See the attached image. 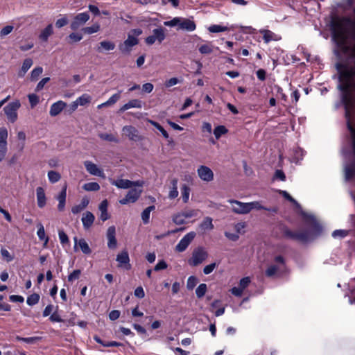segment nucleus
<instances>
[{"mask_svg":"<svg viewBox=\"0 0 355 355\" xmlns=\"http://www.w3.org/2000/svg\"><path fill=\"white\" fill-rule=\"evenodd\" d=\"M340 73L338 87L342 92L347 128L355 153V63L353 67L337 65Z\"/></svg>","mask_w":355,"mask_h":355,"instance_id":"nucleus-1","label":"nucleus"},{"mask_svg":"<svg viewBox=\"0 0 355 355\" xmlns=\"http://www.w3.org/2000/svg\"><path fill=\"white\" fill-rule=\"evenodd\" d=\"M332 32L339 50L355 56V22L348 19L334 20Z\"/></svg>","mask_w":355,"mask_h":355,"instance_id":"nucleus-2","label":"nucleus"},{"mask_svg":"<svg viewBox=\"0 0 355 355\" xmlns=\"http://www.w3.org/2000/svg\"><path fill=\"white\" fill-rule=\"evenodd\" d=\"M164 25L168 27H177L178 30L188 32H192L196 28V25L192 19L180 17H174L169 21H165Z\"/></svg>","mask_w":355,"mask_h":355,"instance_id":"nucleus-3","label":"nucleus"},{"mask_svg":"<svg viewBox=\"0 0 355 355\" xmlns=\"http://www.w3.org/2000/svg\"><path fill=\"white\" fill-rule=\"evenodd\" d=\"M142 33L140 28L132 29L128 33L126 40L119 45V49L122 53L128 54L132 49L138 44V37Z\"/></svg>","mask_w":355,"mask_h":355,"instance_id":"nucleus-4","label":"nucleus"},{"mask_svg":"<svg viewBox=\"0 0 355 355\" xmlns=\"http://www.w3.org/2000/svg\"><path fill=\"white\" fill-rule=\"evenodd\" d=\"M245 222L234 223L232 226V229L230 228L225 232V236L232 241H236L239 239L240 234L245 233Z\"/></svg>","mask_w":355,"mask_h":355,"instance_id":"nucleus-5","label":"nucleus"},{"mask_svg":"<svg viewBox=\"0 0 355 355\" xmlns=\"http://www.w3.org/2000/svg\"><path fill=\"white\" fill-rule=\"evenodd\" d=\"M207 257V251L202 247H198L193 250L188 263L191 266H197L203 263Z\"/></svg>","mask_w":355,"mask_h":355,"instance_id":"nucleus-6","label":"nucleus"},{"mask_svg":"<svg viewBox=\"0 0 355 355\" xmlns=\"http://www.w3.org/2000/svg\"><path fill=\"white\" fill-rule=\"evenodd\" d=\"M8 131L4 126L0 127V162L4 161L8 152Z\"/></svg>","mask_w":355,"mask_h":355,"instance_id":"nucleus-7","label":"nucleus"},{"mask_svg":"<svg viewBox=\"0 0 355 355\" xmlns=\"http://www.w3.org/2000/svg\"><path fill=\"white\" fill-rule=\"evenodd\" d=\"M21 106L18 100L12 101L6 105L3 108L4 113L10 123H15L18 118L17 110Z\"/></svg>","mask_w":355,"mask_h":355,"instance_id":"nucleus-8","label":"nucleus"},{"mask_svg":"<svg viewBox=\"0 0 355 355\" xmlns=\"http://www.w3.org/2000/svg\"><path fill=\"white\" fill-rule=\"evenodd\" d=\"M142 188L143 187L139 186H136V187H131V189L127 193L125 196L119 200V202L121 205H127L135 202L142 193Z\"/></svg>","mask_w":355,"mask_h":355,"instance_id":"nucleus-9","label":"nucleus"},{"mask_svg":"<svg viewBox=\"0 0 355 355\" xmlns=\"http://www.w3.org/2000/svg\"><path fill=\"white\" fill-rule=\"evenodd\" d=\"M196 173L198 178L203 182L209 183L214 180V173L211 168L206 165H199Z\"/></svg>","mask_w":355,"mask_h":355,"instance_id":"nucleus-10","label":"nucleus"},{"mask_svg":"<svg viewBox=\"0 0 355 355\" xmlns=\"http://www.w3.org/2000/svg\"><path fill=\"white\" fill-rule=\"evenodd\" d=\"M110 182L112 185H114L119 189H129L131 187H136V186L144 187V182L142 180H138L135 182L130 181L129 180L125 179H117V180H111Z\"/></svg>","mask_w":355,"mask_h":355,"instance_id":"nucleus-11","label":"nucleus"},{"mask_svg":"<svg viewBox=\"0 0 355 355\" xmlns=\"http://www.w3.org/2000/svg\"><path fill=\"white\" fill-rule=\"evenodd\" d=\"M166 38L165 31L162 28H157L153 31V34L145 39L148 45H152L155 42L161 44Z\"/></svg>","mask_w":355,"mask_h":355,"instance_id":"nucleus-12","label":"nucleus"},{"mask_svg":"<svg viewBox=\"0 0 355 355\" xmlns=\"http://www.w3.org/2000/svg\"><path fill=\"white\" fill-rule=\"evenodd\" d=\"M89 15L86 12L77 14L71 22V29L73 31L77 30L78 28L86 24L89 21Z\"/></svg>","mask_w":355,"mask_h":355,"instance_id":"nucleus-13","label":"nucleus"},{"mask_svg":"<svg viewBox=\"0 0 355 355\" xmlns=\"http://www.w3.org/2000/svg\"><path fill=\"white\" fill-rule=\"evenodd\" d=\"M194 232H190L184 235L175 246V250L178 252H184L196 237Z\"/></svg>","mask_w":355,"mask_h":355,"instance_id":"nucleus-14","label":"nucleus"},{"mask_svg":"<svg viewBox=\"0 0 355 355\" xmlns=\"http://www.w3.org/2000/svg\"><path fill=\"white\" fill-rule=\"evenodd\" d=\"M229 203L232 205V211L237 214H246L250 213L248 203L243 202L236 200H229Z\"/></svg>","mask_w":355,"mask_h":355,"instance_id":"nucleus-15","label":"nucleus"},{"mask_svg":"<svg viewBox=\"0 0 355 355\" xmlns=\"http://www.w3.org/2000/svg\"><path fill=\"white\" fill-rule=\"evenodd\" d=\"M83 164L86 171L90 175L98 176L101 178H105V173L103 170L95 163L89 160H86L84 162Z\"/></svg>","mask_w":355,"mask_h":355,"instance_id":"nucleus-16","label":"nucleus"},{"mask_svg":"<svg viewBox=\"0 0 355 355\" xmlns=\"http://www.w3.org/2000/svg\"><path fill=\"white\" fill-rule=\"evenodd\" d=\"M250 282L251 279L249 277L242 278L239 281V286H234L230 290L231 293L236 297H241L244 290L249 286Z\"/></svg>","mask_w":355,"mask_h":355,"instance_id":"nucleus-17","label":"nucleus"},{"mask_svg":"<svg viewBox=\"0 0 355 355\" xmlns=\"http://www.w3.org/2000/svg\"><path fill=\"white\" fill-rule=\"evenodd\" d=\"M116 261L118 262V266L125 270H130L131 265L130 263V258L127 251L123 250L116 255Z\"/></svg>","mask_w":355,"mask_h":355,"instance_id":"nucleus-18","label":"nucleus"},{"mask_svg":"<svg viewBox=\"0 0 355 355\" xmlns=\"http://www.w3.org/2000/svg\"><path fill=\"white\" fill-rule=\"evenodd\" d=\"M73 241L75 251L80 250L85 254H90L92 253V250L85 239H78L77 237H74Z\"/></svg>","mask_w":355,"mask_h":355,"instance_id":"nucleus-19","label":"nucleus"},{"mask_svg":"<svg viewBox=\"0 0 355 355\" xmlns=\"http://www.w3.org/2000/svg\"><path fill=\"white\" fill-rule=\"evenodd\" d=\"M123 134L132 141H139L141 139L139 131L132 125H125L122 128Z\"/></svg>","mask_w":355,"mask_h":355,"instance_id":"nucleus-20","label":"nucleus"},{"mask_svg":"<svg viewBox=\"0 0 355 355\" xmlns=\"http://www.w3.org/2000/svg\"><path fill=\"white\" fill-rule=\"evenodd\" d=\"M116 229L114 226H110L107 230V247L110 249H114L116 247L117 242L115 238Z\"/></svg>","mask_w":355,"mask_h":355,"instance_id":"nucleus-21","label":"nucleus"},{"mask_svg":"<svg viewBox=\"0 0 355 355\" xmlns=\"http://www.w3.org/2000/svg\"><path fill=\"white\" fill-rule=\"evenodd\" d=\"M67 184L64 185L61 191L55 196L56 200L58 201V209L60 211H64L66 205L67 198Z\"/></svg>","mask_w":355,"mask_h":355,"instance_id":"nucleus-22","label":"nucleus"},{"mask_svg":"<svg viewBox=\"0 0 355 355\" xmlns=\"http://www.w3.org/2000/svg\"><path fill=\"white\" fill-rule=\"evenodd\" d=\"M36 198H37V204L38 207L43 208L46 205V196L45 193V190L42 187H38L36 189Z\"/></svg>","mask_w":355,"mask_h":355,"instance_id":"nucleus-23","label":"nucleus"},{"mask_svg":"<svg viewBox=\"0 0 355 355\" xmlns=\"http://www.w3.org/2000/svg\"><path fill=\"white\" fill-rule=\"evenodd\" d=\"M67 103L62 101H58L53 103L49 110V114L51 116L58 115L65 108Z\"/></svg>","mask_w":355,"mask_h":355,"instance_id":"nucleus-24","label":"nucleus"},{"mask_svg":"<svg viewBox=\"0 0 355 355\" xmlns=\"http://www.w3.org/2000/svg\"><path fill=\"white\" fill-rule=\"evenodd\" d=\"M116 47L114 42L110 40H103L99 42L96 50L99 53L113 51Z\"/></svg>","mask_w":355,"mask_h":355,"instance_id":"nucleus-25","label":"nucleus"},{"mask_svg":"<svg viewBox=\"0 0 355 355\" xmlns=\"http://www.w3.org/2000/svg\"><path fill=\"white\" fill-rule=\"evenodd\" d=\"M81 220L84 228L85 230H87L90 228L93 225L95 220V216L92 212L86 211L85 213L83 214Z\"/></svg>","mask_w":355,"mask_h":355,"instance_id":"nucleus-26","label":"nucleus"},{"mask_svg":"<svg viewBox=\"0 0 355 355\" xmlns=\"http://www.w3.org/2000/svg\"><path fill=\"white\" fill-rule=\"evenodd\" d=\"M178 180L177 178H173L171 181V186L168 189V197L170 200H173L178 198L179 195L178 189Z\"/></svg>","mask_w":355,"mask_h":355,"instance_id":"nucleus-27","label":"nucleus"},{"mask_svg":"<svg viewBox=\"0 0 355 355\" xmlns=\"http://www.w3.org/2000/svg\"><path fill=\"white\" fill-rule=\"evenodd\" d=\"M37 235L39 239L44 242L43 247L46 248L49 241V236L46 235L44 225L41 223L37 224Z\"/></svg>","mask_w":355,"mask_h":355,"instance_id":"nucleus-28","label":"nucleus"},{"mask_svg":"<svg viewBox=\"0 0 355 355\" xmlns=\"http://www.w3.org/2000/svg\"><path fill=\"white\" fill-rule=\"evenodd\" d=\"M142 103L141 101L138 99H132L129 101L128 103H125L121 108L119 111L123 112L131 108H141Z\"/></svg>","mask_w":355,"mask_h":355,"instance_id":"nucleus-29","label":"nucleus"},{"mask_svg":"<svg viewBox=\"0 0 355 355\" xmlns=\"http://www.w3.org/2000/svg\"><path fill=\"white\" fill-rule=\"evenodd\" d=\"M89 200L87 197L82 198L80 202L72 207L71 212L73 214H77L84 210L89 205Z\"/></svg>","mask_w":355,"mask_h":355,"instance_id":"nucleus-30","label":"nucleus"},{"mask_svg":"<svg viewBox=\"0 0 355 355\" xmlns=\"http://www.w3.org/2000/svg\"><path fill=\"white\" fill-rule=\"evenodd\" d=\"M108 202L107 200H103L99 205L98 209L101 212L100 218L103 221H105L110 218V215L107 212Z\"/></svg>","mask_w":355,"mask_h":355,"instance_id":"nucleus-31","label":"nucleus"},{"mask_svg":"<svg viewBox=\"0 0 355 355\" xmlns=\"http://www.w3.org/2000/svg\"><path fill=\"white\" fill-rule=\"evenodd\" d=\"M212 221L213 220L211 217H205L202 223L199 225V228L204 232L212 230L214 227Z\"/></svg>","mask_w":355,"mask_h":355,"instance_id":"nucleus-32","label":"nucleus"},{"mask_svg":"<svg viewBox=\"0 0 355 355\" xmlns=\"http://www.w3.org/2000/svg\"><path fill=\"white\" fill-rule=\"evenodd\" d=\"M260 33L263 35V38L266 43L270 41H277L280 37L269 30H261Z\"/></svg>","mask_w":355,"mask_h":355,"instance_id":"nucleus-33","label":"nucleus"},{"mask_svg":"<svg viewBox=\"0 0 355 355\" xmlns=\"http://www.w3.org/2000/svg\"><path fill=\"white\" fill-rule=\"evenodd\" d=\"M33 62L31 58H26L23 61L21 69L18 72V76L19 77H23L26 73V72L29 70V69L32 67Z\"/></svg>","mask_w":355,"mask_h":355,"instance_id":"nucleus-34","label":"nucleus"},{"mask_svg":"<svg viewBox=\"0 0 355 355\" xmlns=\"http://www.w3.org/2000/svg\"><path fill=\"white\" fill-rule=\"evenodd\" d=\"M101 30V25L98 22L94 23L92 25L89 26H85L82 28V31L87 35H92L94 33H97Z\"/></svg>","mask_w":355,"mask_h":355,"instance_id":"nucleus-35","label":"nucleus"},{"mask_svg":"<svg viewBox=\"0 0 355 355\" xmlns=\"http://www.w3.org/2000/svg\"><path fill=\"white\" fill-rule=\"evenodd\" d=\"M53 33V28L52 24H49L46 28H44L40 34V39L44 42H46L50 35H51Z\"/></svg>","mask_w":355,"mask_h":355,"instance_id":"nucleus-36","label":"nucleus"},{"mask_svg":"<svg viewBox=\"0 0 355 355\" xmlns=\"http://www.w3.org/2000/svg\"><path fill=\"white\" fill-rule=\"evenodd\" d=\"M48 180L50 183L55 184L59 182L61 179V175L59 172L51 170L47 173Z\"/></svg>","mask_w":355,"mask_h":355,"instance_id":"nucleus-37","label":"nucleus"},{"mask_svg":"<svg viewBox=\"0 0 355 355\" xmlns=\"http://www.w3.org/2000/svg\"><path fill=\"white\" fill-rule=\"evenodd\" d=\"M230 28L226 26H222L218 24H214L208 27V31L210 33H216L220 32H225L230 31Z\"/></svg>","mask_w":355,"mask_h":355,"instance_id":"nucleus-38","label":"nucleus"},{"mask_svg":"<svg viewBox=\"0 0 355 355\" xmlns=\"http://www.w3.org/2000/svg\"><path fill=\"white\" fill-rule=\"evenodd\" d=\"M181 196L182 198V201L184 203H187L189 202V196H190V187L187 184H183L181 187Z\"/></svg>","mask_w":355,"mask_h":355,"instance_id":"nucleus-39","label":"nucleus"},{"mask_svg":"<svg viewBox=\"0 0 355 355\" xmlns=\"http://www.w3.org/2000/svg\"><path fill=\"white\" fill-rule=\"evenodd\" d=\"M83 189L86 191H97L100 189V185L95 182H87L83 184Z\"/></svg>","mask_w":355,"mask_h":355,"instance_id":"nucleus-40","label":"nucleus"},{"mask_svg":"<svg viewBox=\"0 0 355 355\" xmlns=\"http://www.w3.org/2000/svg\"><path fill=\"white\" fill-rule=\"evenodd\" d=\"M172 220L178 225H184L187 223V220L182 212L175 214L172 217Z\"/></svg>","mask_w":355,"mask_h":355,"instance_id":"nucleus-41","label":"nucleus"},{"mask_svg":"<svg viewBox=\"0 0 355 355\" xmlns=\"http://www.w3.org/2000/svg\"><path fill=\"white\" fill-rule=\"evenodd\" d=\"M76 100L80 106H85L91 103L92 97L90 95L87 94H83V95L79 96Z\"/></svg>","mask_w":355,"mask_h":355,"instance_id":"nucleus-42","label":"nucleus"},{"mask_svg":"<svg viewBox=\"0 0 355 355\" xmlns=\"http://www.w3.org/2000/svg\"><path fill=\"white\" fill-rule=\"evenodd\" d=\"M155 209L154 206H150L146 208L141 213V219L146 224L149 222L150 212Z\"/></svg>","mask_w":355,"mask_h":355,"instance_id":"nucleus-43","label":"nucleus"},{"mask_svg":"<svg viewBox=\"0 0 355 355\" xmlns=\"http://www.w3.org/2000/svg\"><path fill=\"white\" fill-rule=\"evenodd\" d=\"M207 291V287L205 284H200L196 289V294L198 298L202 297Z\"/></svg>","mask_w":355,"mask_h":355,"instance_id":"nucleus-44","label":"nucleus"},{"mask_svg":"<svg viewBox=\"0 0 355 355\" xmlns=\"http://www.w3.org/2000/svg\"><path fill=\"white\" fill-rule=\"evenodd\" d=\"M227 132V129L223 125H218L215 128L214 130V134L216 138L219 139L223 135H225Z\"/></svg>","mask_w":355,"mask_h":355,"instance_id":"nucleus-45","label":"nucleus"},{"mask_svg":"<svg viewBox=\"0 0 355 355\" xmlns=\"http://www.w3.org/2000/svg\"><path fill=\"white\" fill-rule=\"evenodd\" d=\"M198 282V279L195 276H190L187 281V288L188 290H193Z\"/></svg>","mask_w":355,"mask_h":355,"instance_id":"nucleus-46","label":"nucleus"},{"mask_svg":"<svg viewBox=\"0 0 355 355\" xmlns=\"http://www.w3.org/2000/svg\"><path fill=\"white\" fill-rule=\"evenodd\" d=\"M68 37H69V40H70V42L75 43V42H78L80 40H82L83 36L82 33H80L73 32L69 34Z\"/></svg>","mask_w":355,"mask_h":355,"instance_id":"nucleus-47","label":"nucleus"},{"mask_svg":"<svg viewBox=\"0 0 355 355\" xmlns=\"http://www.w3.org/2000/svg\"><path fill=\"white\" fill-rule=\"evenodd\" d=\"M199 51L202 54H209L213 51V46L211 44H205L200 46Z\"/></svg>","mask_w":355,"mask_h":355,"instance_id":"nucleus-48","label":"nucleus"},{"mask_svg":"<svg viewBox=\"0 0 355 355\" xmlns=\"http://www.w3.org/2000/svg\"><path fill=\"white\" fill-rule=\"evenodd\" d=\"M39 300H40L39 295H37L36 293H33L27 297L26 303L30 306H33V305L37 304L39 302Z\"/></svg>","mask_w":355,"mask_h":355,"instance_id":"nucleus-49","label":"nucleus"},{"mask_svg":"<svg viewBox=\"0 0 355 355\" xmlns=\"http://www.w3.org/2000/svg\"><path fill=\"white\" fill-rule=\"evenodd\" d=\"M43 69L41 67H37L33 69L31 73V80H36L38 77L42 73Z\"/></svg>","mask_w":355,"mask_h":355,"instance_id":"nucleus-50","label":"nucleus"},{"mask_svg":"<svg viewBox=\"0 0 355 355\" xmlns=\"http://www.w3.org/2000/svg\"><path fill=\"white\" fill-rule=\"evenodd\" d=\"M13 30H14V26H12V25L5 26L0 31V37H4L5 36H6V35H9L10 33H11Z\"/></svg>","mask_w":355,"mask_h":355,"instance_id":"nucleus-51","label":"nucleus"},{"mask_svg":"<svg viewBox=\"0 0 355 355\" xmlns=\"http://www.w3.org/2000/svg\"><path fill=\"white\" fill-rule=\"evenodd\" d=\"M16 339L19 341H23L29 344L35 343L37 341L40 340V337H28V338H21L19 336H17Z\"/></svg>","mask_w":355,"mask_h":355,"instance_id":"nucleus-52","label":"nucleus"},{"mask_svg":"<svg viewBox=\"0 0 355 355\" xmlns=\"http://www.w3.org/2000/svg\"><path fill=\"white\" fill-rule=\"evenodd\" d=\"M279 270V268L276 265L270 266L267 270H266V275L268 277H272L275 275L277 271Z\"/></svg>","mask_w":355,"mask_h":355,"instance_id":"nucleus-53","label":"nucleus"},{"mask_svg":"<svg viewBox=\"0 0 355 355\" xmlns=\"http://www.w3.org/2000/svg\"><path fill=\"white\" fill-rule=\"evenodd\" d=\"M68 24V18L66 15L62 16L58 19L55 21V26L57 28H62Z\"/></svg>","mask_w":355,"mask_h":355,"instance_id":"nucleus-54","label":"nucleus"},{"mask_svg":"<svg viewBox=\"0 0 355 355\" xmlns=\"http://www.w3.org/2000/svg\"><path fill=\"white\" fill-rule=\"evenodd\" d=\"M248 209L249 212H250L252 209H266L265 207H263L259 202L254 201L248 202Z\"/></svg>","mask_w":355,"mask_h":355,"instance_id":"nucleus-55","label":"nucleus"},{"mask_svg":"<svg viewBox=\"0 0 355 355\" xmlns=\"http://www.w3.org/2000/svg\"><path fill=\"white\" fill-rule=\"evenodd\" d=\"M181 212L184 215L186 220L188 218L195 217L198 215V210L195 209H189Z\"/></svg>","mask_w":355,"mask_h":355,"instance_id":"nucleus-56","label":"nucleus"},{"mask_svg":"<svg viewBox=\"0 0 355 355\" xmlns=\"http://www.w3.org/2000/svg\"><path fill=\"white\" fill-rule=\"evenodd\" d=\"M28 98L32 107H35L39 103V97L35 94H29Z\"/></svg>","mask_w":355,"mask_h":355,"instance_id":"nucleus-57","label":"nucleus"},{"mask_svg":"<svg viewBox=\"0 0 355 355\" xmlns=\"http://www.w3.org/2000/svg\"><path fill=\"white\" fill-rule=\"evenodd\" d=\"M99 137L103 140L117 142V139L112 134H101Z\"/></svg>","mask_w":355,"mask_h":355,"instance_id":"nucleus-58","label":"nucleus"},{"mask_svg":"<svg viewBox=\"0 0 355 355\" xmlns=\"http://www.w3.org/2000/svg\"><path fill=\"white\" fill-rule=\"evenodd\" d=\"M216 266H217V264L216 263H211L209 265H207L203 268V272L205 275H209L214 270V269L216 268Z\"/></svg>","mask_w":355,"mask_h":355,"instance_id":"nucleus-59","label":"nucleus"},{"mask_svg":"<svg viewBox=\"0 0 355 355\" xmlns=\"http://www.w3.org/2000/svg\"><path fill=\"white\" fill-rule=\"evenodd\" d=\"M81 271L80 270H73L69 276L68 281L73 282L76 279H78L80 277Z\"/></svg>","mask_w":355,"mask_h":355,"instance_id":"nucleus-60","label":"nucleus"},{"mask_svg":"<svg viewBox=\"0 0 355 355\" xmlns=\"http://www.w3.org/2000/svg\"><path fill=\"white\" fill-rule=\"evenodd\" d=\"M279 193L282 195L286 199L289 200L290 202H293L294 205H295L297 207H299L298 203L293 199L290 194L286 192V191H279Z\"/></svg>","mask_w":355,"mask_h":355,"instance_id":"nucleus-61","label":"nucleus"},{"mask_svg":"<svg viewBox=\"0 0 355 355\" xmlns=\"http://www.w3.org/2000/svg\"><path fill=\"white\" fill-rule=\"evenodd\" d=\"M121 98L120 93L113 94L107 101V104L110 105L116 103Z\"/></svg>","mask_w":355,"mask_h":355,"instance_id":"nucleus-62","label":"nucleus"},{"mask_svg":"<svg viewBox=\"0 0 355 355\" xmlns=\"http://www.w3.org/2000/svg\"><path fill=\"white\" fill-rule=\"evenodd\" d=\"M1 254L3 258L5 259L8 262L11 261L13 259L12 256L6 249L2 248L1 250Z\"/></svg>","mask_w":355,"mask_h":355,"instance_id":"nucleus-63","label":"nucleus"},{"mask_svg":"<svg viewBox=\"0 0 355 355\" xmlns=\"http://www.w3.org/2000/svg\"><path fill=\"white\" fill-rule=\"evenodd\" d=\"M180 83V80L178 78H171L170 79H168V80H166L165 82V86L166 87H173L174 85H176L177 84H178Z\"/></svg>","mask_w":355,"mask_h":355,"instance_id":"nucleus-64","label":"nucleus"}]
</instances>
